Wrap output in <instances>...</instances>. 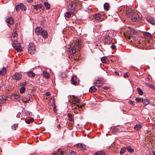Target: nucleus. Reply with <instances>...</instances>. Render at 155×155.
I'll use <instances>...</instances> for the list:
<instances>
[{"label": "nucleus", "instance_id": "obj_8", "mask_svg": "<svg viewBox=\"0 0 155 155\" xmlns=\"http://www.w3.org/2000/svg\"><path fill=\"white\" fill-rule=\"evenodd\" d=\"M66 153V150L64 149L58 150V151L53 153L51 155H61L64 154Z\"/></svg>", "mask_w": 155, "mask_h": 155}, {"label": "nucleus", "instance_id": "obj_48", "mask_svg": "<svg viewBox=\"0 0 155 155\" xmlns=\"http://www.w3.org/2000/svg\"><path fill=\"white\" fill-rule=\"evenodd\" d=\"M136 101L137 102H139L141 101H142V98L137 97L136 99Z\"/></svg>", "mask_w": 155, "mask_h": 155}, {"label": "nucleus", "instance_id": "obj_64", "mask_svg": "<svg viewBox=\"0 0 155 155\" xmlns=\"http://www.w3.org/2000/svg\"><path fill=\"white\" fill-rule=\"evenodd\" d=\"M32 97H31V96H30V95H29V99H30V98H31Z\"/></svg>", "mask_w": 155, "mask_h": 155}, {"label": "nucleus", "instance_id": "obj_31", "mask_svg": "<svg viewBox=\"0 0 155 155\" xmlns=\"http://www.w3.org/2000/svg\"><path fill=\"white\" fill-rule=\"evenodd\" d=\"M126 149L130 153H133L134 152V150L130 146H128L126 147Z\"/></svg>", "mask_w": 155, "mask_h": 155}, {"label": "nucleus", "instance_id": "obj_2", "mask_svg": "<svg viewBox=\"0 0 155 155\" xmlns=\"http://www.w3.org/2000/svg\"><path fill=\"white\" fill-rule=\"evenodd\" d=\"M28 53L31 54H34L35 51V45L34 44L30 43L28 46Z\"/></svg>", "mask_w": 155, "mask_h": 155}, {"label": "nucleus", "instance_id": "obj_9", "mask_svg": "<svg viewBox=\"0 0 155 155\" xmlns=\"http://www.w3.org/2000/svg\"><path fill=\"white\" fill-rule=\"evenodd\" d=\"M134 14V12H133V10L131 8H129L126 11V15L128 17H132Z\"/></svg>", "mask_w": 155, "mask_h": 155}, {"label": "nucleus", "instance_id": "obj_1", "mask_svg": "<svg viewBox=\"0 0 155 155\" xmlns=\"http://www.w3.org/2000/svg\"><path fill=\"white\" fill-rule=\"evenodd\" d=\"M104 39L105 41V44H109L112 41V35L109 33L106 34L104 36Z\"/></svg>", "mask_w": 155, "mask_h": 155}, {"label": "nucleus", "instance_id": "obj_58", "mask_svg": "<svg viewBox=\"0 0 155 155\" xmlns=\"http://www.w3.org/2000/svg\"><path fill=\"white\" fill-rule=\"evenodd\" d=\"M2 2L3 3L5 4L8 2V1L6 0H2Z\"/></svg>", "mask_w": 155, "mask_h": 155}, {"label": "nucleus", "instance_id": "obj_25", "mask_svg": "<svg viewBox=\"0 0 155 155\" xmlns=\"http://www.w3.org/2000/svg\"><path fill=\"white\" fill-rule=\"evenodd\" d=\"M101 17V15L100 14H96L94 15V18L97 20H99Z\"/></svg>", "mask_w": 155, "mask_h": 155}, {"label": "nucleus", "instance_id": "obj_6", "mask_svg": "<svg viewBox=\"0 0 155 155\" xmlns=\"http://www.w3.org/2000/svg\"><path fill=\"white\" fill-rule=\"evenodd\" d=\"M12 45L18 52L21 51V48L20 47V45L19 43H18L17 41H14L12 44Z\"/></svg>", "mask_w": 155, "mask_h": 155}, {"label": "nucleus", "instance_id": "obj_28", "mask_svg": "<svg viewBox=\"0 0 155 155\" xmlns=\"http://www.w3.org/2000/svg\"><path fill=\"white\" fill-rule=\"evenodd\" d=\"M43 75L44 77L46 78H49L50 77V75L49 73L46 71H44L43 72Z\"/></svg>", "mask_w": 155, "mask_h": 155}, {"label": "nucleus", "instance_id": "obj_44", "mask_svg": "<svg viewBox=\"0 0 155 155\" xmlns=\"http://www.w3.org/2000/svg\"><path fill=\"white\" fill-rule=\"evenodd\" d=\"M25 91V88L24 87H21L20 90V93L22 94Z\"/></svg>", "mask_w": 155, "mask_h": 155}, {"label": "nucleus", "instance_id": "obj_7", "mask_svg": "<svg viewBox=\"0 0 155 155\" xmlns=\"http://www.w3.org/2000/svg\"><path fill=\"white\" fill-rule=\"evenodd\" d=\"M22 77V75L20 73L16 72L13 75L12 78L16 81H20Z\"/></svg>", "mask_w": 155, "mask_h": 155}, {"label": "nucleus", "instance_id": "obj_14", "mask_svg": "<svg viewBox=\"0 0 155 155\" xmlns=\"http://www.w3.org/2000/svg\"><path fill=\"white\" fill-rule=\"evenodd\" d=\"M6 21L11 25L13 24L14 22V19L12 17H9V18L7 19Z\"/></svg>", "mask_w": 155, "mask_h": 155}, {"label": "nucleus", "instance_id": "obj_22", "mask_svg": "<svg viewBox=\"0 0 155 155\" xmlns=\"http://www.w3.org/2000/svg\"><path fill=\"white\" fill-rule=\"evenodd\" d=\"M40 35H42L44 38H47L48 36L47 31L45 30H43Z\"/></svg>", "mask_w": 155, "mask_h": 155}, {"label": "nucleus", "instance_id": "obj_40", "mask_svg": "<svg viewBox=\"0 0 155 155\" xmlns=\"http://www.w3.org/2000/svg\"><path fill=\"white\" fill-rule=\"evenodd\" d=\"M17 127H18V124H14L12 126V129L14 130H16Z\"/></svg>", "mask_w": 155, "mask_h": 155}, {"label": "nucleus", "instance_id": "obj_43", "mask_svg": "<svg viewBox=\"0 0 155 155\" xmlns=\"http://www.w3.org/2000/svg\"><path fill=\"white\" fill-rule=\"evenodd\" d=\"M107 59L105 57H103L101 58V60L103 63H105L107 61Z\"/></svg>", "mask_w": 155, "mask_h": 155}, {"label": "nucleus", "instance_id": "obj_4", "mask_svg": "<svg viewBox=\"0 0 155 155\" xmlns=\"http://www.w3.org/2000/svg\"><path fill=\"white\" fill-rule=\"evenodd\" d=\"M132 21L134 22H136L142 20V17L137 14H134L131 18Z\"/></svg>", "mask_w": 155, "mask_h": 155}, {"label": "nucleus", "instance_id": "obj_56", "mask_svg": "<svg viewBox=\"0 0 155 155\" xmlns=\"http://www.w3.org/2000/svg\"><path fill=\"white\" fill-rule=\"evenodd\" d=\"M130 103L132 105H135V104L134 103V102L131 101H130Z\"/></svg>", "mask_w": 155, "mask_h": 155}, {"label": "nucleus", "instance_id": "obj_57", "mask_svg": "<svg viewBox=\"0 0 155 155\" xmlns=\"http://www.w3.org/2000/svg\"><path fill=\"white\" fill-rule=\"evenodd\" d=\"M103 88L104 89L106 90L108 88V87L107 86H105L103 87Z\"/></svg>", "mask_w": 155, "mask_h": 155}, {"label": "nucleus", "instance_id": "obj_27", "mask_svg": "<svg viewBox=\"0 0 155 155\" xmlns=\"http://www.w3.org/2000/svg\"><path fill=\"white\" fill-rule=\"evenodd\" d=\"M141 124H138L136 125L134 127V129L137 130H139L142 127Z\"/></svg>", "mask_w": 155, "mask_h": 155}, {"label": "nucleus", "instance_id": "obj_39", "mask_svg": "<svg viewBox=\"0 0 155 155\" xmlns=\"http://www.w3.org/2000/svg\"><path fill=\"white\" fill-rule=\"evenodd\" d=\"M130 31L132 34L137 35V32L133 29H130Z\"/></svg>", "mask_w": 155, "mask_h": 155}, {"label": "nucleus", "instance_id": "obj_49", "mask_svg": "<svg viewBox=\"0 0 155 155\" xmlns=\"http://www.w3.org/2000/svg\"><path fill=\"white\" fill-rule=\"evenodd\" d=\"M148 86L150 88L153 89H155V87L153 84H149Z\"/></svg>", "mask_w": 155, "mask_h": 155}, {"label": "nucleus", "instance_id": "obj_46", "mask_svg": "<svg viewBox=\"0 0 155 155\" xmlns=\"http://www.w3.org/2000/svg\"><path fill=\"white\" fill-rule=\"evenodd\" d=\"M119 130L118 128L117 127H114L112 129V132L114 133H115Z\"/></svg>", "mask_w": 155, "mask_h": 155}, {"label": "nucleus", "instance_id": "obj_59", "mask_svg": "<svg viewBox=\"0 0 155 155\" xmlns=\"http://www.w3.org/2000/svg\"><path fill=\"white\" fill-rule=\"evenodd\" d=\"M30 100V99H29V100H26V101H23V102L25 103H27Z\"/></svg>", "mask_w": 155, "mask_h": 155}, {"label": "nucleus", "instance_id": "obj_11", "mask_svg": "<svg viewBox=\"0 0 155 155\" xmlns=\"http://www.w3.org/2000/svg\"><path fill=\"white\" fill-rule=\"evenodd\" d=\"M11 98L12 100L15 101H18L20 99V97L18 94H12L11 96Z\"/></svg>", "mask_w": 155, "mask_h": 155}, {"label": "nucleus", "instance_id": "obj_41", "mask_svg": "<svg viewBox=\"0 0 155 155\" xmlns=\"http://www.w3.org/2000/svg\"><path fill=\"white\" fill-rule=\"evenodd\" d=\"M71 13L69 12H67L65 14V16L68 18H70V17L71 16Z\"/></svg>", "mask_w": 155, "mask_h": 155}, {"label": "nucleus", "instance_id": "obj_36", "mask_svg": "<svg viewBox=\"0 0 155 155\" xmlns=\"http://www.w3.org/2000/svg\"><path fill=\"white\" fill-rule=\"evenodd\" d=\"M137 91H138V94L140 95H142L143 94V92L142 90L140 88L138 87L137 88Z\"/></svg>", "mask_w": 155, "mask_h": 155}, {"label": "nucleus", "instance_id": "obj_26", "mask_svg": "<svg viewBox=\"0 0 155 155\" xmlns=\"http://www.w3.org/2000/svg\"><path fill=\"white\" fill-rule=\"evenodd\" d=\"M97 89L94 86H92L90 87L89 91L91 93H93L97 91Z\"/></svg>", "mask_w": 155, "mask_h": 155}, {"label": "nucleus", "instance_id": "obj_62", "mask_svg": "<svg viewBox=\"0 0 155 155\" xmlns=\"http://www.w3.org/2000/svg\"><path fill=\"white\" fill-rule=\"evenodd\" d=\"M152 154L153 155H155V151H153L152 152Z\"/></svg>", "mask_w": 155, "mask_h": 155}, {"label": "nucleus", "instance_id": "obj_19", "mask_svg": "<svg viewBox=\"0 0 155 155\" xmlns=\"http://www.w3.org/2000/svg\"><path fill=\"white\" fill-rule=\"evenodd\" d=\"M6 68L4 67H3L2 69L0 70V75L2 76L4 75L6 73Z\"/></svg>", "mask_w": 155, "mask_h": 155}, {"label": "nucleus", "instance_id": "obj_63", "mask_svg": "<svg viewBox=\"0 0 155 155\" xmlns=\"http://www.w3.org/2000/svg\"><path fill=\"white\" fill-rule=\"evenodd\" d=\"M105 153L103 152H101V155H105Z\"/></svg>", "mask_w": 155, "mask_h": 155}, {"label": "nucleus", "instance_id": "obj_30", "mask_svg": "<svg viewBox=\"0 0 155 155\" xmlns=\"http://www.w3.org/2000/svg\"><path fill=\"white\" fill-rule=\"evenodd\" d=\"M8 100L7 97L4 96L0 99V103L3 104L7 100Z\"/></svg>", "mask_w": 155, "mask_h": 155}, {"label": "nucleus", "instance_id": "obj_10", "mask_svg": "<svg viewBox=\"0 0 155 155\" xmlns=\"http://www.w3.org/2000/svg\"><path fill=\"white\" fill-rule=\"evenodd\" d=\"M78 78L75 76H73L71 77V81L72 84L74 85L77 84L78 82Z\"/></svg>", "mask_w": 155, "mask_h": 155}, {"label": "nucleus", "instance_id": "obj_53", "mask_svg": "<svg viewBox=\"0 0 155 155\" xmlns=\"http://www.w3.org/2000/svg\"><path fill=\"white\" fill-rule=\"evenodd\" d=\"M27 84L26 82H24L23 83H22L20 84V86H23L26 84Z\"/></svg>", "mask_w": 155, "mask_h": 155}, {"label": "nucleus", "instance_id": "obj_3", "mask_svg": "<svg viewBox=\"0 0 155 155\" xmlns=\"http://www.w3.org/2000/svg\"><path fill=\"white\" fill-rule=\"evenodd\" d=\"M83 46V45L81 43L78 39L76 41V42L74 45V48L79 51H80L81 48Z\"/></svg>", "mask_w": 155, "mask_h": 155}, {"label": "nucleus", "instance_id": "obj_51", "mask_svg": "<svg viewBox=\"0 0 155 155\" xmlns=\"http://www.w3.org/2000/svg\"><path fill=\"white\" fill-rule=\"evenodd\" d=\"M114 73L117 76L121 75V73H120H120H119L118 72L116 71L114 72Z\"/></svg>", "mask_w": 155, "mask_h": 155}, {"label": "nucleus", "instance_id": "obj_5", "mask_svg": "<svg viewBox=\"0 0 155 155\" xmlns=\"http://www.w3.org/2000/svg\"><path fill=\"white\" fill-rule=\"evenodd\" d=\"M15 9L17 12L19 11L20 9L25 11L26 10V8L22 3H21L16 6Z\"/></svg>", "mask_w": 155, "mask_h": 155}, {"label": "nucleus", "instance_id": "obj_52", "mask_svg": "<svg viewBox=\"0 0 155 155\" xmlns=\"http://www.w3.org/2000/svg\"><path fill=\"white\" fill-rule=\"evenodd\" d=\"M76 154V153L75 152L71 151V152H70V155H75Z\"/></svg>", "mask_w": 155, "mask_h": 155}, {"label": "nucleus", "instance_id": "obj_12", "mask_svg": "<svg viewBox=\"0 0 155 155\" xmlns=\"http://www.w3.org/2000/svg\"><path fill=\"white\" fill-rule=\"evenodd\" d=\"M76 6V5L75 3L72 2L68 6V8L69 9L74 11L75 10Z\"/></svg>", "mask_w": 155, "mask_h": 155}, {"label": "nucleus", "instance_id": "obj_45", "mask_svg": "<svg viewBox=\"0 0 155 155\" xmlns=\"http://www.w3.org/2000/svg\"><path fill=\"white\" fill-rule=\"evenodd\" d=\"M111 48L113 50H115L116 49V46L114 45V44L112 43V45L110 46Z\"/></svg>", "mask_w": 155, "mask_h": 155}, {"label": "nucleus", "instance_id": "obj_60", "mask_svg": "<svg viewBox=\"0 0 155 155\" xmlns=\"http://www.w3.org/2000/svg\"><path fill=\"white\" fill-rule=\"evenodd\" d=\"M98 83L97 81H94V84H95V86H97V84H98Z\"/></svg>", "mask_w": 155, "mask_h": 155}, {"label": "nucleus", "instance_id": "obj_47", "mask_svg": "<svg viewBox=\"0 0 155 155\" xmlns=\"http://www.w3.org/2000/svg\"><path fill=\"white\" fill-rule=\"evenodd\" d=\"M98 81H99L98 80ZM103 85V84L101 82H99L97 84V86L98 87H100L102 86Z\"/></svg>", "mask_w": 155, "mask_h": 155}, {"label": "nucleus", "instance_id": "obj_54", "mask_svg": "<svg viewBox=\"0 0 155 155\" xmlns=\"http://www.w3.org/2000/svg\"><path fill=\"white\" fill-rule=\"evenodd\" d=\"M95 155H101V152H98L94 153Z\"/></svg>", "mask_w": 155, "mask_h": 155}, {"label": "nucleus", "instance_id": "obj_32", "mask_svg": "<svg viewBox=\"0 0 155 155\" xmlns=\"http://www.w3.org/2000/svg\"><path fill=\"white\" fill-rule=\"evenodd\" d=\"M44 4L46 8V9L48 10V9H50V8L51 5H50V4H49L48 3V2H45L44 3Z\"/></svg>", "mask_w": 155, "mask_h": 155}, {"label": "nucleus", "instance_id": "obj_21", "mask_svg": "<svg viewBox=\"0 0 155 155\" xmlns=\"http://www.w3.org/2000/svg\"><path fill=\"white\" fill-rule=\"evenodd\" d=\"M76 146L82 150H85L86 148L85 145L83 143H78L77 144Z\"/></svg>", "mask_w": 155, "mask_h": 155}, {"label": "nucleus", "instance_id": "obj_24", "mask_svg": "<svg viewBox=\"0 0 155 155\" xmlns=\"http://www.w3.org/2000/svg\"><path fill=\"white\" fill-rule=\"evenodd\" d=\"M68 117L69 120L71 121H73L74 120V116L72 114L69 113L68 114Z\"/></svg>", "mask_w": 155, "mask_h": 155}, {"label": "nucleus", "instance_id": "obj_34", "mask_svg": "<svg viewBox=\"0 0 155 155\" xmlns=\"http://www.w3.org/2000/svg\"><path fill=\"white\" fill-rule=\"evenodd\" d=\"M34 119L33 118H31L29 119H28L26 121V122L28 124H30L31 122H33Z\"/></svg>", "mask_w": 155, "mask_h": 155}, {"label": "nucleus", "instance_id": "obj_15", "mask_svg": "<svg viewBox=\"0 0 155 155\" xmlns=\"http://www.w3.org/2000/svg\"><path fill=\"white\" fill-rule=\"evenodd\" d=\"M76 52V48L74 47H71L68 50V54L69 55H71L75 53Z\"/></svg>", "mask_w": 155, "mask_h": 155}, {"label": "nucleus", "instance_id": "obj_37", "mask_svg": "<svg viewBox=\"0 0 155 155\" xmlns=\"http://www.w3.org/2000/svg\"><path fill=\"white\" fill-rule=\"evenodd\" d=\"M17 36L18 34L17 33H16V32H15V33L13 34V37L14 41H17Z\"/></svg>", "mask_w": 155, "mask_h": 155}, {"label": "nucleus", "instance_id": "obj_17", "mask_svg": "<svg viewBox=\"0 0 155 155\" xmlns=\"http://www.w3.org/2000/svg\"><path fill=\"white\" fill-rule=\"evenodd\" d=\"M80 101V98H78L77 97H75L72 100L73 104L72 105L74 104V105H75L76 103H79Z\"/></svg>", "mask_w": 155, "mask_h": 155}, {"label": "nucleus", "instance_id": "obj_20", "mask_svg": "<svg viewBox=\"0 0 155 155\" xmlns=\"http://www.w3.org/2000/svg\"><path fill=\"white\" fill-rule=\"evenodd\" d=\"M42 31V28L41 27H39L36 28L35 30V33L37 35H39L41 34Z\"/></svg>", "mask_w": 155, "mask_h": 155}, {"label": "nucleus", "instance_id": "obj_35", "mask_svg": "<svg viewBox=\"0 0 155 155\" xmlns=\"http://www.w3.org/2000/svg\"><path fill=\"white\" fill-rule=\"evenodd\" d=\"M28 94L29 95H30V96H31V97H32L35 95L34 92L31 90L28 91Z\"/></svg>", "mask_w": 155, "mask_h": 155}, {"label": "nucleus", "instance_id": "obj_33", "mask_svg": "<svg viewBox=\"0 0 155 155\" xmlns=\"http://www.w3.org/2000/svg\"><path fill=\"white\" fill-rule=\"evenodd\" d=\"M27 74L28 76L31 77H34L35 76V74L32 71L28 72Z\"/></svg>", "mask_w": 155, "mask_h": 155}, {"label": "nucleus", "instance_id": "obj_50", "mask_svg": "<svg viewBox=\"0 0 155 155\" xmlns=\"http://www.w3.org/2000/svg\"><path fill=\"white\" fill-rule=\"evenodd\" d=\"M129 75L127 72L125 73L124 75V77L125 78H127L129 76Z\"/></svg>", "mask_w": 155, "mask_h": 155}, {"label": "nucleus", "instance_id": "obj_38", "mask_svg": "<svg viewBox=\"0 0 155 155\" xmlns=\"http://www.w3.org/2000/svg\"><path fill=\"white\" fill-rule=\"evenodd\" d=\"M126 149V148H125L123 147V148H121L120 151V154L121 155H122L123 153H124L125 152Z\"/></svg>", "mask_w": 155, "mask_h": 155}, {"label": "nucleus", "instance_id": "obj_16", "mask_svg": "<svg viewBox=\"0 0 155 155\" xmlns=\"http://www.w3.org/2000/svg\"><path fill=\"white\" fill-rule=\"evenodd\" d=\"M33 9L37 11L39 9H41L43 7V5L41 4H37L35 5H33Z\"/></svg>", "mask_w": 155, "mask_h": 155}, {"label": "nucleus", "instance_id": "obj_23", "mask_svg": "<svg viewBox=\"0 0 155 155\" xmlns=\"http://www.w3.org/2000/svg\"><path fill=\"white\" fill-rule=\"evenodd\" d=\"M144 35L146 38L151 39L152 36L151 33L148 32H145L144 33Z\"/></svg>", "mask_w": 155, "mask_h": 155}, {"label": "nucleus", "instance_id": "obj_13", "mask_svg": "<svg viewBox=\"0 0 155 155\" xmlns=\"http://www.w3.org/2000/svg\"><path fill=\"white\" fill-rule=\"evenodd\" d=\"M147 21L152 25H155V21L154 18L151 16L147 17Z\"/></svg>", "mask_w": 155, "mask_h": 155}, {"label": "nucleus", "instance_id": "obj_18", "mask_svg": "<svg viewBox=\"0 0 155 155\" xmlns=\"http://www.w3.org/2000/svg\"><path fill=\"white\" fill-rule=\"evenodd\" d=\"M142 101L143 104H144V107H145L150 103V101L149 99L147 98H142Z\"/></svg>", "mask_w": 155, "mask_h": 155}, {"label": "nucleus", "instance_id": "obj_42", "mask_svg": "<svg viewBox=\"0 0 155 155\" xmlns=\"http://www.w3.org/2000/svg\"><path fill=\"white\" fill-rule=\"evenodd\" d=\"M72 105L73 106V107H74V108H73L74 109L76 108V106L79 108H81L82 107V106H84L83 105H79L76 104H75V105H74V104H73Z\"/></svg>", "mask_w": 155, "mask_h": 155}, {"label": "nucleus", "instance_id": "obj_55", "mask_svg": "<svg viewBox=\"0 0 155 155\" xmlns=\"http://www.w3.org/2000/svg\"><path fill=\"white\" fill-rule=\"evenodd\" d=\"M51 94L49 92H47L46 93V95L47 96H50Z\"/></svg>", "mask_w": 155, "mask_h": 155}, {"label": "nucleus", "instance_id": "obj_61", "mask_svg": "<svg viewBox=\"0 0 155 155\" xmlns=\"http://www.w3.org/2000/svg\"><path fill=\"white\" fill-rule=\"evenodd\" d=\"M27 1L29 2H32L33 0H27Z\"/></svg>", "mask_w": 155, "mask_h": 155}, {"label": "nucleus", "instance_id": "obj_29", "mask_svg": "<svg viewBox=\"0 0 155 155\" xmlns=\"http://www.w3.org/2000/svg\"><path fill=\"white\" fill-rule=\"evenodd\" d=\"M109 5L108 3H105L104 5V9L107 11L109 10Z\"/></svg>", "mask_w": 155, "mask_h": 155}]
</instances>
